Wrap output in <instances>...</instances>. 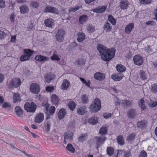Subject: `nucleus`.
Returning a JSON list of instances; mask_svg holds the SVG:
<instances>
[{"label":"nucleus","mask_w":157,"mask_h":157,"mask_svg":"<svg viewBox=\"0 0 157 157\" xmlns=\"http://www.w3.org/2000/svg\"><path fill=\"white\" fill-rule=\"evenodd\" d=\"M102 59L105 62L110 60L115 55L116 50L112 48L108 49L104 45L99 44L97 47Z\"/></svg>","instance_id":"obj_1"},{"label":"nucleus","mask_w":157,"mask_h":157,"mask_svg":"<svg viewBox=\"0 0 157 157\" xmlns=\"http://www.w3.org/2000/svg\"><path fill=\"white\" fill-rule=\"evenodd\" d=\"M101 107V101L98 98H96L93 104L90 105V108L92 112H97L100 109Z\"/></svg>","instance_id":"obj_2"},{"label":"nucleus","mask_w":157,"mask_h":157,"mask_svg":"<svg viewBox=\"0 0 157 157\" xmlns=\"http://www.w3.org/2000/svg\"><path fill=\"white\" fill-rule=\"evenodd\" d=\"M106 138L103 136L99 137L95 136L93 139V141L96 146V148L98 149V148L103 144L106 140Z\"/></svg>","instance_id":"obj_3"},{"label":"nucleus","mask_w":157,"mask_h":157,"mask_svg":"<svg viewBox=\"0 0 157 157\" xmlns=\"http://www.w3.org/2000/svg\"><path fill=\"white\" fill-rule=\"evenodd\" d=\"M25 54L22 55L20 58V61L23 62L29 59L33 53L34 52L30 49L24 50Z\"/></svg>","instance_id":"obj_4"},{"label":"nucleus","mask_w":157,"mask_h":157,"mask_svg":"<svg viewBox=\"0 0 157 157\" xmlns=\"http://www.w3.org/2000/svg\"><path fill=\"white\" fill-rule=\"evenodd\" d=\"M24 109L27 112L34 113L36 108V105L33 102L30 104L29 102H26L24 105Z\"/></svg>","instance_id":"obj_5"},{"label":"nucleus","mask_w":157,"mask_h":157,"mask_svg":"<svg viewBox=\"0 0 157 157\" xmlns=\"http://www.w3.org/2000/svg\"><path fill=\"white\" fill-rule=\"evenodd\" d=\"M65 34V31L64 29H59L55 35L56 40L59 42H62L64 39Z\"/></svg>","instance_id":"obj_6"},{"label":"nucleus","mask_w":157,"mask_h":157,"mask_svg":"<svg viewBox=\"0 0 157 157\" xmlns=\"http://www.w3.org/2000/svg\"><path fill=\"white\" fill-rule=\"evenodd\" d=\"M44 12L45 13H52L56 14H58L59 13V10L57 8L49 5L45 8Z\"/></svg>","instance_id":"obj_7"},{"label":"nucleus","mask_w":157,"mask_h":157,"mask_svg":"<svg viewBox=\"0 0 157 157\" xmlns=\"http://www.w3.org/2000/svg\"><path fill=\"white\" fill-rule=\"evenodd\" d=\"M30 88V91L34 94H37L40 92V86L37 83H32L31 85Z\"/></svg>","instance_id":"obj_8"},{"label":"nucleus","mask_w":157,"mask_h":157,"mask_svg":"<svg viewBox=\"0 0 157 157\" xmlns=\"http://www.w3.org/2000/svg\"><path fill=\"white\" fill-rule=\"evenodd\" d=\"M133 60L134 64L138 66L142 65L144 60L143 57L139 55H135L133 57Z\"/></svg>","instance_id":"obj_9"},{"label":"nucleus","mask_w":157,"mask_h":157,"mask_svg":"<svg viewBox=\"0 0 157 157\" xmlns=\"http://www.w3.org/2000/svg\"><path fill=\"white\" fill-rule=\"evenodd\" d=\"M136 115V111L133 109H131L127 111V116L129 119H134Z\"/></svg>","instance_id":"obj_10"},{"label":"nucleus","mask_w":157,"mask_h":157,"mask_svg":"<svg viewBox=\"0 0 157 157\" xmlns=\"http://www.w3.org/2000/svg\"><path fill=\"white\" fill-rule=\"evenodd\" d=\"M44 114L41 113H39L36 114L35 118V122L36 123H40L42 122L44 120Z\"/></svg>","instance_id":"obj_11"},{"label":"nucleus","mask_w":157,"mask_h":157,"mask_svg":"<svg viewBox=\"0 0 157 157\" xmlns=\"http://www.w3.org/2000/svg\"><path fill=\"white\" fill-rule=\"evenodd\" d=\"M95 79L99 81H102L105 79V76L104 73L100 72H96L94 75Z\"/></svg>","instance_id":"obj_12"},{"label":"nucleus","mask_w":157,"mask_h":157,"mask_svg":"<svg viewBox=\"0 0 157 157\" xmlns=\"http://www.w3.org/2000/svg\"><path fill=\"white\" fill-rule=\"evenodd\" d=\"M107 6H99L98 8L94 9L91 11L94 13H101L104 12L106 10Z\"/></svg>","instance_id":"obj_13"},{"label":"nucleus","mask_w":157,"mask_h":157,"mask_svg":"<svg viewBox=\"0 0 157 157\" xmlns=\"http://www.w3.org/2000/svg\"><path fill=\"white\" fill-rule=\"evenodd\" d=\"M64 138L69 140H72L73 139V133L70 131H68L64 133Z\"/></svg>","instance_id":"obj_14"},{"label":"nucleus","mask_w":157,"mask_h":157,"mask_svg":"<svg viewBox=\"0 0 157 157\" xmlns=\"http://www.w3.org/2000/svg\"><path fill=\"white\" fill-rule=\"evenodd\" d=\"M123 153V157H130L132 156L131 151L130 150L126 151L124 150H118L117 155L120 153L122 154Z\"/></svg>","instance_id":"obj_15"},{"label":"nucleus","mask_w":157,"mask_h":157,"mask_svg":"<svg viewBox=\"0 0 157 157\" xmlns=\"http://www.w3.org/2000/svg\"><path fill=\"white\" fill-rule=\"evenodd\" d=\"M55 78V76L51 73H47L44 76V79L46 82L48 83L53 79Z\"/></svg>","instance_id":"obj_16"},{"label":"nucleus","mask_w":157,"mask_h":157,"mask_svg":"<svg viewBox=\"0 0 157 157\" xmlns=\"http://www.w3.org/2000/svg\"><path fill=\"white\" fill-rule=\"evenodd\" d=\"M128 6V2L127 0H121L120 2V7L121 9H126Z\"/></svg>","instance_id":"obj_17"},{"label":"nucleus","mask_w":157,"mask_h":157,"mask_svg":"<svg viewBox=\"0 0 157 157\" xmlns=\"http://www.w3.org/2000/svg\"><path fill=\"white\" fill-rule=\"evenodd\" d=\"M124 76L123 74L119 73L118 74H113L112 75V78L116 81H119L121 80Z\"/></svg>","instance_id":"obj_18"},{"label":"nucleus","mask_w":157,"mask_h":157,"mask_svg":"<svg viewBox=\"0 0 157 157\" xmlns=\"http://www.w3.org/2000/svg\"><path fill=\"white\" fill-rule=\"evenodd\" d=\"M21 81L18 78L13 79L12 81V85L15 87H18L21 84Z\"/></svg>","instance_id":"obj_19"},{"label":"nucleus","mask_w":157,"mask_h":157,"mask_svg":"<svg viewBox=\"0 0 157 157\" xmlns=\"http://www.w3.org/2000/svg\"><path fill=\"white\" fill-rule=\"evenodd\" d=\"M45 25L50 28H52L54 25L53 20L51 18L48 19L44 21Z\"/></svg>","instance_id":"obj_20"},{"label":"nucleus","mask_w":157,"mask_h":157,"mask_svg":"<svg viewBox=\"0 0 157 157\" xmlns=\"http://www.w3.org/2000/svg\"><path fill=\"white\" fill-rule=\"evenodd\" d=\"M66 111L63 108L61 109L58 113V118L59 120L63 119L65 116L66 114Z\"/></svg>","instance_id":"obj_21"},{"label":"nucleus","mask_w":157,"mask_h":157,"mask_svg":"<svg viewBox=\"0 0 157 157\" xmlns=\"http://www.w3.org/2000/svg\"><path fill=\"white\" fill-rule=\"evenodd\" d=\"M121 104L122 106L124 108L131 107L132 105V102L130 101L126 100H122Z\"/></svg>","instance_id":"obj_22"},{"label":"nucleus","mask_w":157,"mask_h":157,"mask_svg":"<svg viewBox=\"0 0 157 157\" xmlns=\"http://www.w3.org/2000/svg\"><path fill=\"white\" fill-rule=\"evenodd\" d=\"M86 111V108L85 106L80 107L78 108L77 110V113L81 115H84Z\"/></svg>","instance_id":"obj_23"},{"label":"nucleus","mask_w":157,"mask_h":157,"mask_svg":"<svg viewBox=\"0 0 157 157\" xmlns=\"http://www.w3.org/2000/svg\"><path fill=\"white\" fill-rule=\"evenodd\" d=\"M134 24L131 23L127 25L125 29V32L127 34H129L134 28Z\"/></svg>","instance_id":"obj_24"},{"label":"nucleus","mask_w":157,"mask_h":157,"mask_svg":"<svg viewBox=\"0 0 157 157\" xmlns=\"http://www.w3.org/2000/svg\"><path fill=\"white\" fill-rule=\"evenodd\" d=\"M20 11L21 13L24 14L28 12L29 9L28 6L25 5H24L20 7Z\"/></svg>","instance_id":"obj_25"},{"label":"nucleus","mask_w":157,"mask_h":157,"mask_svg":"<svg viewBox=\"0 0 157 157\" xmlns=\"http://www.w3.org/2000/svg\"><path fill=\"white\" fill-rule=\"evenodd\" d=\"M70 85L69 82L67 79L63 80L62 85L61 86V88L63 90H66L68 88Z\"/></svg>","instance_id":"obj_26"},{"label":"nucleus","mask_w":157,"mask_h":157,"mask_svg":"<svg viewBox=\"0 0 157 157\" xmlns=\"http://www.w3.org/2000/svg\"><path fill=\"white\" fill-rule=\"evenodd\" d=\"M88 136L87 133L82 134L78 138V141L80 142H83L85 141L87 139Z\"/></svg>","instance_id":"obj_27"},{"label":"nucleus","mask_w":157,"mask_h":157,"mask_svg":"<svg viewBox=\"0 0 157 157\" xmlns=\"http://www.w3.org/2000/svg\"><path fill=\"white\" fill-rule=\"evenodd\" d=\"M15 111L17 117H21L23 115L22 110L20 107L16 106L15 108Z\"/></svg>","instance_id":"obj_28"},{"label":"nucleus","mask_w":157,"mask_h":157,"mask_svg":"<svg viewBox=\"0 0 157 157\" xmlns=\"http://www.w3.org/2000/svg\"><path fill=\"white\" fill-rule=\"evenodd\" d=\"M51 101L54 104L57 105L59 102L58 97L55 94H52L51 97Z\"/></svg>","instance_id":"obj_29"},{"label":"nucleus","mask_w":157,"mask_h":157,"mask_svg":"<svg viewBox=\"0 0 157 157\" xmlns=\"http://www.w3.org/2000/svg\"><path fill=\"white\" fill-rule=\"evenodd\" d=\"M21 100L20 95L18 93H15L13 95V102L16 103L20 102Z\"/></svg>","instance_id":"obj_30"},{"label":"nucleus","mask_w":157,"mask_h":157,"mask_svg":"<svg viewBox=\"0 0 157 157\" xmlns=\"http://www.w3.org/2000/svg\"><path fill=\"white\" fill-rule=\"evenodd\" d=\"M35 59L39 62H43L46 61L47 60V58L45 56L41 55H38L36 56Z\"/></svg>","instance_id":"obj_31"},{"label":"nucleus","mask_w":157,"mask_h":157,"mask_svg":"<svg viewBox=\"0 0 157 157\" xmlns=\"http://www.w3.org/2000/svg\"><path fill=\"white\" fill-rule=\"evenodd\" d=\"M103 28L105 32H110L111 31L112 28L111 25L109 23L107 22L104 25Z\"/></svg>","instance_id":"obj_32"},{"label":"nucleus","mask_w":157,"mask_h":157,"mask_svg":"<svg viewBox=\"0 0 157 157\" xmlns=\"http://www.w3.org/2000/svg\"><path fill=\"white\" fill-rule=\"evenodd\" d=\"M77 34L78 36L77 38L78 41L79 42H82L85 38V34L83 33L79 32Z\"/></svg>","instance_id":"obj_33"},{"label":"nucleus","mask_w":157,"mask_h":157,"mask_svg":"<svg viewBox=\"0 0 157 157\" xmlns=\"http://www.w3.org/2000/svg\"><path fill=\"white\" fill-rule=\"evenodd\" d=\"M116 68L118 72H124L126 70L125 67L121 64H119L117 65Z\"/></svg>","instance_id":"obj_34"},{"label":"nucleus","mask_w":157,"mask_h":157,"mask_svg":"<svg viewBox=\"0 0 157 157\" xmlns=\"http://www.w3.org/2000/svg\"><path fill=\"white\" fill-rule=\"evenodd\" d=\"M147 75V74L143 70L140 71V77L142 80H145L146 79Z\"/></svg>","instance_id":"obj_35"},{"label":"nucleus","mask_w":157,"mask_h":157,"mask_svg":"<svg viewBox=\"0 0 157 157\" xmlns=\"http://www.w3.org/2000/svg\"><path fill=\"white\" fill-rule=\"evenodd\" d=\"M117 143L121 146H123L124 144V141L123 140V138L121 136L119 135L117 137Z\"/></svg>","instance_id":"obj_36"},{"label":"nucleus","mask_w":157,"mask_h":157,"mask_svg":"<svg viewBox=\"0 0 157 157\" xmlns=\"http://www.w3.org/2000/svg\"><path fill=\"white\" fill-rule=\"evenodd\" d=\"M150 89L152 93L155 94H157V84L155 83L151 85Z\"/></svg>","instance_id":"obj_37"},{"label":"nucleus","mask_w":157,"mask_h":157,"mask_svg":"<svg viewBox=\"0 0 157 157\" xmlns=\"http://www.w3.org/2000/svg\"><path fill=\"white\" fill-rule=\"evenodd\" d=\"M98 119L97 117H92L89 120L88 122L91 124H95L98 123Z\"/></svg>","instance_id":"obj_38"},{"label":"nucleus","mask_w":157,"mask_h":157,"mask_svg":"<svg viewBox=\"0 0 157 157\" xmlns=\"http://www.w3.org/2000/svg\"><path fill=\"white\" fill-rule=\"evenodd\" d=\"M87 19V17L86 15H83L81 16L79 18V22L81 24H83L86 22Z\"/></svg>","instance_id":"obj_39"},{"label":"nucleus","mask_w":157,"mask_h":157,"mask_svg":"<svg viewBox=\"0 0 157 157\" xmlns=\"http://www.w3.org/2000/svg\"><path fill=\"white\" fill-rule=\"evenodd\" d=\"M68 105L70 109L73 111L75 109L76 104L73 101H70L68 104Z\"/></svg>","instance_id":"obj_40"},{"label":"nucleus","mask_w":157,"mask_h":157,"mask_svg":"<svg viewBox=\"0 0 157 157\" xmlns=\"http://www.w3.org/2000/svg\"><path fill=\"white\" fill-rule=\"evenodd\" d=\"M146 124L145 120H144L138 122L137 123V126L138 127L140 128H145Z\"/></svg>","instance_id":"obj_41"},{"label":"nucleus","mask_w":157,"mask_h":157,"mask_svg":"<svg viewBox=\"0 0 157 157\" xmlns=\"http://www.w3.org/2000/svg\"><path fill=\"white\" fill-rule=\"evenodd\" d=\"M114 151L113 148L111 147H108L107 148V153L109 156H111L113 155Z\"/></svg>","instance_id":"obj_42"},{"label":"nucleus","mask_w":157,"mask_h":157,"mask_svg":"<svg viewBox=\"0 0 157 157\" xmlns=\"http://www.w3.org/2000/svg\"><path fill=\"white\" fill-rule=\"evenodd\" d=\"M51 124V122L50 121L46 120L45 121L44 126L45 127V129L47 131H49Z\"/></svg>","instance_id":"obj_43"},{"label":"nucleus","mask_w":157,"mask_h":157,"mask_svg":"<svg viewBox=\"0 0 157 157\" xmlns=\"http://www.w3.org/2000/svg\"><path fill=\"white\" fill-rule=\"evenodd\" d=\"M67 150L71 153H73L75 151V148L71 144H67L66 147Z\"/></svg>","instance_id":"obj_44"},{"label":"nucleus","mask_w":157,"mask_h":157,"mask_svg":"<svg viewBox=\"0 0 157 157\" xmlns=\"http://www.w3.org/2000/svg\"><path fill=\"white\" fill-rule=\"evenodd\" d=\"M108 19L109 22L113 25H115L116 24V20L111 15L108 16Z\"/></svg>","instance_id":"obj_45"},{"label":"nucleus","mask_w":157,"mask_h":157,"mask_svg":"<svg viewBox=\"0 0 157 157\" xmlns=\"http://www.w3.org/2000/svg\"><path fill=\"white\" fill-rule=\"evenodd\" d=\"M82 102L84 103H86L88 102V97L85 94H83L81 97Z\"/></svg>","instance_id":"obj_46"},{"label":"nucleus","mask_w":157,"mask_h":157,"mask_svg":"<svg viewBox=\"0 0 157 157\" xmlns=\"http://www.w3.org/2000/svg\"><path fill=\"white\" fill-rule=\"evenodd\" d=\"M107 131L105 127H102L100 129L99 133L101 135H104L107 133Z\"/></svg>","instance_id":"obj_47"},{"label":"nucleus","mask_w":157,"mask_h":157,"mask_svg":"<svg viewBox=\"0 0 157 157\" xmlns=\"http://www.w3.org/2000/svg\"><path fill=\"white\" fill-rule=\"evenodd\" d=\"M30 5L34 8L38 7L39 6V4L36 1L31 2Z\"/></svg>","instance_id":"obj_48"},{"label":"nucleus","mask_w":157,"mask_h":157,"mask_svg":"<svg viewBox=\"0 0 157 157\" xmlns=\"http://www.w3.org/2000/svg\"><path fill=\"white\" fill-rule=\"evenodd\" d=\"M139 103L142 110L146 109V106L144 105V101L143 99H141Z\"/></svg>","instance_id":"obj_49"},{"label":"nucleus","mask_w":157,"mask_h":157,"mask_svg":"<svg viewBox=\"0 0 157 157\" xmlns=\"http://www.w3.org/2000/svg\"><path fill=\"white\" fill-rule=\"evenodd\" d=\"M42 105L44 107L45 110V113L46 114H48V108L50 106L49 104L48 103H45L44 104V103H42Z\"/></svg>","instance_id":"obj_50"},{"label":"nucleus","mask_w":157,"mask_h":157,"mask_svg":"<svg viewBox=\"0 0 157 157\" xmlns=\"http://www.w3.org/2000/svg\"><path fill=\"white\" fill-rule=\"evenodd\" d=\"M152 0H139L140 3L143 4H148L151 3Z\"/></svg>","instance_id":"obj_51"},{"label":"nucleus","mask_w":157,"mask_h":157,"mask_svg":"<svg viewBox=\"0 0 157 157\" xmlns=\"http://www.w3.org/2000/svg\"><path fill=\"white\" fill-rule=\"evenodd\" d=\"M135 136V135L134 133L129 134L127 137V140L130 141L134 139Z\"/></svg>","instance_id":"obj_52"},{"label":"nucleus","mask_w":157,"mask_h":157,"mask_svg":"<svg viewBox=\"0 0 157 157\" xmlns=\"http://www.w3.org/2000/svg\"><path fill=\"white\" fill-rule=\"evenodd\" d=\"M87 29L88 31L90 33L93 32L95 30V29L91 24H89L87 26Z\"/></svg>","instance_id":"obj_53"},{"label":"nucleus","mask_w":157,"mask_h":157,"mask_svg":"<svg viewBox=\"0 0 157 157\" xmlns=\"http://www.w3.org/2000/svg\"><path fill=\"white\" fill-rule=\"evenodd\" d=\"M76 62H77L78 65H82L85 64V60L82 58L79 59Z\"/></svg>","instance_id":"obj_54"},{"label":"nucleus","mask_w":157,"mask_h":157,"mask_svg":"<svg viewBox=\"0 0 157 157\" xmlns=\"http://www.w3.org/2000/svg\"><path fill=\"white\" fill-rule=\"evenodd\" d=\"M80 8V7L79 6H76L75 7H71L70 8L69 10V12L70 13L71 12H75L78 10H79Z\"/></svg>","instance_id":"obj_55"},{"label":"nucleus","mask_w":157,"mask_h":157,"mask_svg":"<svg viewBox=\"0 0 157 157\" xmlns=\"http://www.w3.org/2000/svg\"><path fill=\"white\" fill-rule=\"evenodd\" d=\"M55 110V107L54 106H52L50 107L49 109L48 110V113H49L50 115H52L54 113Z\"/></svg>","instance_id":"obj_56"},{"label":"nucleus","mask_w":157,"mask_h":157,"mask_svg":"<svg viewBox=\"0 0 157 157\" xmlns=\"http://www.w3.org/2000/svg\"><path fill=\"white\" fill-rule=\"evenodd\" d=\"M23 74L27 75H31V72L27 68H25L23 69Z\"/></svg>","instance_id":"obj_57"},{"label":"nucleus","mask_w":157,"mask_h":157,"mask_svg":"<svg viewBox=\"0 0 157 157\" xmlns=\"http://www.w3.org/2000/svg\"><path fill=\"white\" fill-rule=\"evenodd\" d=\"M51 58V59L52 60H56L57 61H59L60 59L58 56V55L55 54L53 55L52 56Z\"/></svg>","instance_id":"obj_58"},{"label":"nucleus","mask_w":157,"mask_h":157,"mask_svg":"<svg viewBox=\"0 0 157 157\" xmlns=\"http://www.w3.org/2000/svg\"><path fill=\"white\" fill-rule=\"evenodd\" d=\"M147 155L146 152L144 150L141 151L139 157H147Z\"/></svg>","instance_id":"obj_59"},{"label":"nucleus","mask_w":157,"mask_h":157,"mask_svg":"<svg viewBox=\"0 0 157 157\" xmlns=\"http://www.w3.org/2000/svg\"><path fill=\"white\" fill-rule=\"evenodd\" d=\"M11 107V105L9 102H5L2 105V107L4 108L10 107Z\"/></svg>","instance_id":"obj_60"},{"label":"nucleus","mask_w":157,"mask_h":157,"mask_svg":"<svg viewBox=\"0 0 157 157\" xmlns=\"http://www.w3.org/2000/svg\"><path fill=\"white\" fill-rule=\"evenodd\" d=\"M112 114L110 113H104L103 114V116L104 118L108 119L111 117Z\"/></svg>","instance_id":"obj_61"},{"label":"nucleus","mask_w":157,"mask_h":157,"mask_svg":"<svg viewBox=\"0 0 157 157\" xmlns=\"http://www.w3.org/2000/svg\"><path fill=\"white\" fill-rule=\"evenodd\" d=\"M6 36V34L3 31H0V39H3Z\"/></svg>","instance_id":"obj_62"},{"label":"nucleus","mask_w":157,"mask_h":157,"mask_svg":"<svg viewBox=\"0 0 157 157\" xmlns=\"http://www.w3.org/2000/svg\"><path fill=\"white\" fill-rule=\"evenodd\" d=\"M54 90L53 86H47L46 88V91L49 92H52Z\"/></svg>","instance_id":"obj_63"},{"label":"nucleus","mask_w":157,"mask_h":157,"mask_svg":"<svg viewBox=\"0 0 157 157\" xmlns=\"http://www.w3.org/2000/svg\"><path fill=\"white\" fill-rule=\"evenodd\" d=\"M149 107H154L157 106V102L154 101L153 102L151 103L148 104Z\"/></svg>","instance_id":"obj_64"}]
</instances>
